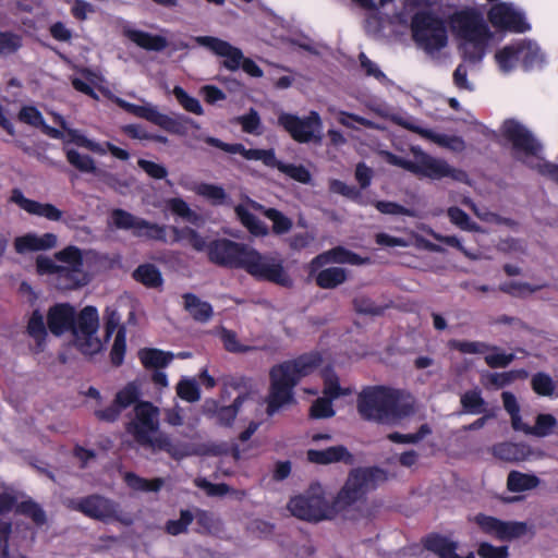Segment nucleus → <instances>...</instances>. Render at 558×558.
<instances>
[{
	"label": "nucleus",
	"mask_w": 558,
	"mask_h": 558,
	"mask_svg": "<svg viewBox=\"0 0 558 558\" xmlns=\"http://www.w3.org/2000/svg\"><path fill=\"white\" fill-rule=\"evenodd\" d=\"M17 120L38 129L45 121L43 113L35 106H23L17 113Z\"/></svg>",
	"instance_id": "nucleus-64"
},
{
	"label": "nucleus",
	"mask_w": 558,
	"mask_h": 558,
	"mask_svg": "<svg viewBox=\"0 0 558 558\" xmlns=\"http://www.w3.org/2000/svg\"><path fill=\"white\" fill-rule=\"evenodd\" d=\"M136 423L133 424V436L138 439V433H156L159 429V410L149 401H140L135 405Z\"/></svg>",
	"instance_id": "nucleus-19"
},
{
	"label": "nucleus",
	"mask_w": 558,
	"mask_h": 558,
	"mask_svg": "<svg viewBox=\"0 0 558 558\" xmlns=\"http://www.w3.org/2000/svg\"><path fill=\"white\" fill-rule=\"evenodd\" d=\"M496 62L502 72H510L519 63L518 43L507 45L495 54Z\"/></svg>",
	"instance_id": "nucleus-42"
},
{
	"label": "nucleus",
	"mask_w": 558,
	"mask_h": 558,
	"mask_svg": "<svg viewBox=\"0 0 558 558\" xmlns=\"http://www.w3.org/2000/svg\"><path fill=\"white\" fill-rule=\"evenodd\" d=\"M448 217L450 221L464 231H477L478 226L472 221L470 216L460 207L452 206L448 209Z\"/></svg>",
	"instance_id": "nucleus-58"
},
{
	"label": "nucleus",
	"mask_w": 558,
	"mask_h": 558,
	"mask_svg": "<svg viewBox=\"0 0 558 558\" xmlns=\"http://www.w3.org/2000/svg\"><path fill=\"white\" fill-rule=\"evenodd\" d=\"M416 169L415 175L427 178L433 181L451 179L457 182H464L468 178L465 171L450 166L445 159L434 157L423 150L415 153Z\"/></svg>",
	"instance_id": "nucleus-11"
},
{
	"label": "nucleus",
	"mask_w": 558,
	"mask_h": 558,
	"mask_svg": "<svg viewBox=\"0 0 558 558\" xmlns=\"http://www.w3.org/2000/svg\"><path fill=\"white\" fill-rule=\"evenodd\" d=\"M331 401L332 400L327 397L316 399L310 408V416L313 418L332 417L335 415V410Z\"/></svg>",
	"instance_id": "nucleus-63"
},
{
	"label": "nucleus",
	"mask_w": 558,
	"mask_h": 558,
	"mask_svg": "<svg viewBox=\"0 0 558 558\" xmlns=\"http://www.w3.org/2000/svg\"><path fill=\"white\" fill-rule=\"evenodd\" d=\"M328 187L331 193L344 196L361 206H365L367 204L362 196L361 190L353 185H348L341 180H330Z\"/></svg>",
	"instance_id": "nucleus-41"
},
{
	"label": "nucleus",
	"mask_w": 558,
	"mask_h": 558,
	"mask_svg": "<svg viewBox=\"0 0 558 558\" xmlns=\"http://www.w3.org/2000/svg\"><path fill=\"white\" fill-rule=\"evenodd\" d=\"M451 26L458 37L466 43L487 41L490 32L480 12L474 9H465L456 12L451 16Z\"/></svg>",
	"instance_id": "nucleus-10"
},
{
	"label": "nucleus",
	"mask_w": 558,
	"mask_h": 558,
	"mask_svg": "<svg viewBox=\"0 0 558 558\" xmlns=\"http://www.w3.org/2000/svg\"><path fill=\"white\" fill-rule=\"evenodd\" d=\"M519 63L525 71L542 65L544 56L539 47L531 40L518 41Z\"/></svg>",
	"instance_id": "nucleus-28"
},
{
	"label": "nucleus",
	"mask_w": 558,
	"mask_h": 558,
	"mask_svg": "<svg viewBox=\"0 0 558 558\" xmlns=\"http://www.w3.org/2000/svg\"><path fill=\"white\" fill-rule=\"evenodd\" d=\"M323 363L318 351L303 353L293 360L279 363L270 368V387L266 412L269 416L283 405L294 401V387L303 377L314 373Z\"/></svg>",
	"instance_id": "nucleus-2"
},
{
	"label": "nucleus",
	"mask_w": 558,
	"mask_h": 558,
	"mask_svg": "<svg viewBox=\"0 0 558 558\" xmlns=\"http://www.w3.org/2000/svg\"><path fill=\"white\" fill-rule=\"evenodd\" d=\"M23 46V38L21 35L10 32H0V56H10L20 50Z\"/></svg>",
	"instance_id": "nucleus-55"
},
{
	"label": "nucleus",
	"mask_w": 558,
	"mask_h": 558,
	"mask_svg": "<svg viewBox=\"0 0 558 558\" xmlns=\"http://www.w3.org/2000/svg\"><path fill=\"white\" fill-rule=\"evenodd\" d=\"M450 349L457 350L463 354H483L488 351H498L497 345H490L481 341H466L452 339L448 342Z\"/></svg>",
	"instance_id": "nucleus-39"
},
{
	"label": "nucleus",
	"mask_w": 558,
	"mask_h": 558,
	"mask_svg": "<svg viewBox=\"0 0 558 558\" xmlns=\"http://www.w3.org/2000/svg\"><path fill=\"white\" fill-rule=\"evenodd\" d=\"M266 218L272 221V232L277 235L289 232L293 226L292 220L276 208H267L264 211Z\"/></svg>",
	"instance_id": "nucleus-50"
},
{
	"label": "nucleus",
	"mask_w": 558,
	"mask_h": 558,
	"mask_svg": "<svg viewBox=\"0 0 558 558\" xmlns=\"http://www.w3.org/2000/svg\"><path fill=\"white\" fill-rule=\"evenodd\" d=\"M26 332L31 338L35 340L36 345L39 349H43L46 343L48 332L44 315L38 308L32 312L27 322Z\"/></svg>",
	"instance_id": "nucleus-34"
},
{
	"label": "nucleus",
	"mask_w": 558,
	"mask_h": 558,
	"mask_svg": "<svg viewBox=\"0 0 558 558\" xmlns=\"http://www.w3.org/2000/svg\"><path fill=\"white\" fill-rule=\"evenodd\" d=\"M473 521L483 533L501 541L520 537L526 532L524 522H506L485 513H477Z\"/></svg>",
	"instance_id": "nucleus-14"
},
{
	"label": "nucleus",
	"mask_w": 558,
	"mask_h": 558,
	"mask_svg": "<svg viewBox=\"0 0 558 558\" xmlns=\"http://www.w3.org/2000/svg\"><path fill=\"white\" fill-rule=\"evenodd\" d=\"M432 433V428L428 424H422L416 433L413 434H401L399 432H392L387 435V439L395 444H417Z\"/></svg>",
	"instance_id": "nucleus-53"
},
{
	"label": "nucleus",
	"mask_w": 558,
	"mask_h": 558,
	"mask_svg": "<svg viewBox=\"0 0 558 558\" xmlns=\"http://www.w3.org/2000/svg\"><path fill=\"white\" fill-rule=\"evenodd\" d=\"M423 547L439 558H453L458 543L439 533H429L422 538Z\"/></svg>",
	"instance_id": "nucleus-25"
},
{
	"label": "nucleus",
	"mask_w": 558,
	"mask_h": 558,
	"mask_svg": "<svg viewBox=\"0 0 558 558\" xmlns=\"http://www.w3.org/2000/svg\"><path fill=\"white\" fill-rule=\"evenodd\" d=\"M75 325V308L69 303H57L47 313V327L53 336L60 337Z\"/></svg>",
	"instance_id": "nucleus-17"
},
{
	"label": "nucleus",
	"mask_w": 558,
	"mask_h": 558,
	"mask_svg": "<svg viewBox=\"0 0 558 558\" xmlns=\"http://www.w3.org/2000/svg\"><path fill=\"white\" fill-rule=\"evenodd\" d=\"M352 305L354 311L362 315L380 316L385 312L384 306L376 304L372 298L365 294L355 296L352 301Z\"/></svg>",
	"instance_id": "nucleus-52"
},
{
	"label": "nucleus",
	"mask_w": 558,
	"mask_h": 558,
	"mask_svg": "<svg viewBox=\"0 0 558 558\" xmlns=\"http://www.w3.org/2000/svg\"><path fill=\"white\" fill-rule=\"evenodd\" d=\"M153 433H138V439L136 442L142 447L151 448L153 450H159L167 452L170 447L171 438L170 436L160 433L157 436L153 437Z\"/></svg>",
	"instance_id": "nucleus-49"
},
{
	"label": "nucleus",
	"mask_w": 558,
	"mask_h": 558,
	"mask_svg": "<svg viewBox=\"0 0 558 558\" xmlns=\"http://www.w3.org/2000/svg\"><path fill=\"white\" fill-rule=\"evenodd\" d=\"M126 352V330L121 326L114 337L113 344L110 350V362L113 366L119 367L123 364Z\"/></svg>",
	"instance_id": "nucleus-48"
},
{
	"label": "nucleus",
	"mask_w": 558,
	"mask_h": 558,
	"mask_svg": "<svg viewBox=\"0 0 558 558\" xmlns=\"http://www.w3.org/2000/svg\"><path fill=\"white\" fill-rule=\"evenodd\" d=\"M173 95L178 102L182 106V108L191 113L196 116L204 114V109L199 102V100L193 96H191L183 87L174 86Z\"/></svg>",
	"instance_id": "nucleus-51"
},
{
	"label": "nucleus",
	"mask_w": 558,
	"mask_h": 558,
	"mask_svg": "<svg viewBox=\"0 0 558 558\" xmlns=\"http://www.w3.org/2000/svg\"><path fill=\"white\" fill-rule=\"evenodd\" d=\"M195 192L197 195L209 201L213 206L229 205L231 203L230 196L220 185L201 183L196 186Z\"/></svg>",
	"instance_id": "nucleus-36"
},
{
	"label": "nucleus",
	"mask_w": 558,
	"mask_h": 558,
	"mask_svg": "<svg viewBox=\"0 0 558 558\" xmlns=\"http://www.w3.org/2000/svg\"><path fill=\"white\" fill-rule=\"evenodd\" d=\"M347 279L348 271L344 268L329 267L316 275L315 282L322 289H335L345 282Z\"/></svg>",
	"instance_id": "nucleus-33"
},
{
	"label": "nucleus",
	"mask_w": 558,
	"mask_h": 558,
	"mask_svg": "<svg viewBox=\"0 0 558 558\" xmlns=\"http://www.w3.org/2000/svg\"><path fill=\"white\" fill-rule=\"evenodd\" d=\"M539 483L536 475L513 470L508 474L507 489L511 493H523L536 488Z\"/></svg>",
	"instance_id": "nucleus-30"
},
{
	"label": "nucleus",
	"mask_w": 558,
	"mask_h": 558,
	"mask_svg": "<svg viewBox=\"0 0 558 558\" xmlns=\"http://www.w3.org/2000/svg\"><path fill=\"white\" fill-rule=\"evenodd\" d=\"M183 300L185 310L194 320L206 323L213 317L214 310L210 303L202 301L197 295L190 292L183 294Z\"/></svg>",
	"instance_id": "nucleus-29"
},
{
	"label": "nucleus",
	"mask_w": 558,
	"mask_h": 558,
	"mask_svg": "<svg viewBox=\"0 0 558 558\" xmlns=\"http://www.w3.org/2000/svg\"><path fill=\"white\" fill-rule=\"evenodd\" d=\"M177 395L182 400L193 403L201 399V389L195 379L182 378L177 384Z\"/></svg>",
	"instance_id": "nucleus-54"
},
{
	"label": "nucleus",
	"mask_w": 558,
	"mask_h": 558,
	"mask_svg": "<svg viewBox=\"0 0 558 558\" xmlns=\"http://www.w3.org/2000/svg\"><path fill=\"white\" fill-rule=\"evenodd\" d=\"M247 246V244L225 238L216 239L208 243L207 256L209 262L217 266L240 269Z\"/></svg>",
	"instance_id": "nucleus-12"
},
{
	"label": "nucleus",
	"mask_w": 558,
	"mask_h": 558,
	"mask_svg": "<svg viewBox=\"0 0 558 558\" xmlns=\"http://www.w3.org/2000/svg\"><path fill=\"white\" fill-rule=\"evenodd\" d=\"M525 377H527V372L525 369H513L504 373H492L488 375V381L495 388L500 389L510 385L518 378Z\"/></svg>",
	"instance_id": "nucleus-56"
},
{
	"label": "nucleus",
	"mask_w": 558,
	"mask_h": 558,
	"mask_svg": "<svg viewBox=\"0 0 558 558\" xmlns=\"http://www.w3.org/2000/svg\"><path fill=\"white\" fill-rule=\"evenodd\" d=\"M65 156L68 162L78 171L97 174L98 169L95 160L89 155H82L77 150L70 148L65 149Z\"/></svg>",
	"instance_id": "nucleus-43"
},
{
	"label": "nucleus",
	"mask_w": 558,
	"mask_h": 558,
	"mask_svg": "<svg viewBox=\"0 0 558 558\" xmlns=\"http://www.w3.org/2000/svg\"><path fill=\"white\" fill-rule=\"evenodd\" d=\"M16 512L32 519V521L38 526H41L47 522L46 512L36 501L32 499L17 504Z\"/></svg>",
	"instance_id": "nucleus-46"
},
{
	"label": "nucleus",
	"mask_w": 558,
	"mask_h": 558,
	"mask_svg": "<svg viewBox=\"0 0 558 558\" xmlns=\"http://www.w3.org/2000/svg\"><path fill=\"white\" fill-rule=\"evenodd\" d=\"M278 125L296 143H320L322 141L323 121L317 111H310L303 118L294 113L281 112L278 116Z\"/></svg>",
	"instance_id": "nucleus-9"
},
{
	"label": "nucleus",
	"mask_w": 558,
	"mask_h": 558,
	"mask_svg": "<svg viewBox=\"0 0 558 558\" xmlns=\"http://www.w3.org/2000/svg\"><path fill=\"white\" fill-rule=\"evenodd\" d=\"M414 41L427 52L442 49L448 43L444 21L430 11L415 13L411 22Z\"/></svg>",
	"instance_id": "nucleus-7"
},
{
	"label": "nucleus",
	"mask_w": 558,
	"mask_h": 558,
	"mask_svg": "<svg viewBox=\"0 0 558 558\" xmlns=\"http://www.w3.org/2000/svg\"><path fill=\"white\" fill-rule=\"evenodd\" d=\"M487 17L492 25L498 29L522 34L531 28L524 14L514 10L511 4L507 2L494 4L488 11Z\"/></svg>",
	"instance_id": "nucleus-13"
},
{
	"label": "nucleus",
	"mask_w": 558,
	"mask_h": 558,
	"mask_svg": "<svg viewBox=\"0 0 558 558\" xmlns=\"http://www.w3.org/2000/svg\"><path fill=\"white\" fill-rule=\"evenodd\" d=\"M194 515L190 510H181L178 520H169L165 530L168 534L177 536L187 532L189 525L193 522Z\"/></svg>",
	"instance_id": "nucleus-59"
},
{
	"label": "nucleus",
	"mask_w": 558,
	"mask_h": 558,
	"mask_svg": "<svg viewBox=\"0 0 558 558\" xmlns=\"http://www.w3.org/2000/svg\"><path fill=\"white\" fill-rule=\"evenodd\" d=\"M279 171L303 184L310 183L312 179L311 172L303 165L283 162L280 163Z\"/></svg>",
	"instance_id": "nucleus-62"
},
{
	"label": "nucleus",
	"mask_w": 558,
	"mask_h": 558,
	"mask_svg": "<svg viewBox=\"0 0 558 558\" xmlns=\"http://www.w3.org/2000/svg\"><path fill=\"white\" fill-rule=\"evenodd\" d=\"M240 269L246 271L257 281L270 282L283 288L293 286V280L284 269L281 258L263 254L252 246H247Z\"/></svg>",
	"instance_id": "nucleus-6"
},
{
	"label": "nucleus",
	"mask_w": 558,
	"mask_h": 558,
	"mask_svg": "<svg viewBox=\"0 0 558 558\" xmlns=\"http://www.w3.org/2000/svg\"><path fill=\"white\" fill-rule=\"evenodd\" d=\"M557 425V420L553 414L541 413L536 416L534 426L526 427L525 434L536 437H545L551 434Z\"/></svg>",
	"instance_id": "nucleus-47"
},
{
	"label": "nucleus",
	"mask_w": 558,
	"mask_h": 558,
	"mask_svg": "<svg viewBox=\"0 0 558 558\" xmlns=\"http://www.w3.org/2000/svg\"><path fill=\"white\" fill-rule=\"evenodd\" d=\"M501 134L505 140L511 143L515 159L558 184L557 163L544 159L532 162L521 157V155L524 157H537L543 148L542 144L534 137L530 130L515 119H507L501 125Z\"/></svg>",
	"instance_id": "nucleus-4"
},
{
	"label": "nucleus",
	"mask_w": 558,
	"mask_h": 558,
	"mask_svg": "<svg viewBox=\"0 0 558 558\" xmlns=\"http://www.w3.org/2000/svg\"><path fill=\"white\" fill-rule=\"evenodd\" d=\"M123 34L136 46L147 51L159 52L168 47L167 38L161 35L134 28H124Z\"/></svg>",
	"instance_id": "nucleus-24"
},
{
	"label": "nucleus",
	"mask_w": 558,
	"mask_h": 558,
	"mask_svg": "<svg viewBox=\"0 0 558 558\" xmlns=\"http://www.w3.org/2000/svg\"><path fill=\"white\" fill-rule=\"evenodd\" d=\"M68 507L102 523L119 522L131 526L135 522L134 515L122 510L119 502L99 494L71 499Z\"/></svg>",
	"instance_id": "nucleus-5"
},
{
	"label": "nucleus",
	"mask_w": 558,
	"mask_h": 558,
	"mask_svg": "<svg viewBox=\"0 0 558 558\" xmlns=\"http://www.w3.org/2000/svg\"><path fill=\"white\" fill-rule=\"evenodd\" d=\"M10 201L27 214L46 218L49 221H60L63 217L62 210L54 205L27 198L20 189L12 190Z\"/></svg>",
	"instance_id": "nucleus-16"
},
{
	"label": "nucleus",
	"mask_w": 558,
	"mask_h": 558,
	"mask_svg": "<svg viewBox=\"0 0 558 558\" xmlns=\"http://www.w3.org/2000/svg\"><path fill=\"white\" fill-rule=\"evenodd\" d=\"M195 41L216 56L223 57L222 65L230 71H236L244 59V54L240 48L218 37L197 36L195 37Z\"/></svg>",
	"instance_id": "nucleus-15"
},
{
	"label": "nucleus",
	"mask_w": 558,
	"mask_h": 558,
	"mask_svg": "<svg viewBox=\"0 0 558 558\" xmlns=\"http://www.w3.org/2000/svg\"><path fill=\"white\" fill-rule=\"evenodd\" d=\"M324 377V396L333 400L344 395L342 391L339 378L337 374L331 368H326L323 373Z\"/></svg>",
	"instance_id": "nucleus-60"
},
{
	"label": "nucleus",
	"mask_w": 558,
	"mask_h": 558,
	"mask_svg": "<svg viewBox=\"0 0 558 558\" xmlns=\"http://www.w3.org/2000/svg\"><path fill=\"white\" fill-rule=\"evenodd\" d=\"M151 123L170 134L179 136L187 135L190 128L199 129V124L187 116L175 114L174 117H170L159 112L157 109Z\"/></svg>",
	"instance_id": "nucleus-20"
},
{
	"label": "nucleus",
	"mask_w": 558,
	"mask_h": 558,
	"mask_svg": "<svg viewBox=\"0 0 558 558\" xmlns=\"http://www.w3.org/2000/svg\"><path fill=\"white\" fill-rule=\"evenodd\" d=\"M306 458L311 463L327 465L331 463L342 462L345 465H353L355 462L354 456L343 445L328 447L323 450L308 449Z\"/></svg>",
	"instance_id": "nucleus-18"
},
{
	"label": "nucleus",
	"mask_w": 558,
	"mask_h": 558,
	"mask_svg": "<svg viewBox=\"0 0 558 558\" xmlns=\"http://www.w3.org/2000/svg\"><path fill=\"white\" fill-rule=\"evenodd\" d=\"M531 386L536 395L543 397H550L555 391V384L553 378L543 372L533 375L531 379Z\"/></svg>",
	"instance_id": "nucleus-57"
},
{
	"label": "nucleus",
	"mask_w": 558,
	"mask_h": 558,
	"mask_svg": "<svg viewBox=\"0 0 558 558\" xmlns=\"http://www.w3.org/2000/svg\"><path fill=\"white\" fill-rule=\"evenodd\" d=\"M463 412L480 414L486 411V402L477 389L465 391L460 399Z\"/></svg>",
	"instance_id": "nucleus-44"
},
{
	"label": "nucleus",
	"mask_w": 558,
	"mask_h": 558,
	"mask_svg": "<svg viewBox=\"0 0 558 558\" xmlns=\"http://www.w3.org/2000/svg\"><path fill=\"white\" fill-rule=\"evenodd\" d=\"M234 213L241 225L254 236H266L269 233L267 225L256 215L251 213L245 206L239 204L234 207Z\"/></svg>",
	"instance_id": "nucleus-27"
},
{
	"label": "nucleus",
	"mask_w": 558,
	"mask_h": 558,
	"mask_svg": "<svg viewBox=\"0 0 558 558\" xmlns=\"http://www.w3.org/2000/svg\"><path fill=\"white\" fill-rule=\"evenodd\" d=\"M490 452L501 461L515 463L526 460L531 454V448L523 442L502 441L493 445Z\"/></svg>",
	"instance_id": "nucleus-23"
},
{
	"label": "nucleus",
	"mask_w": 558,
	"mask_h": 558,
	"mask_svg": "<svg viewBox=\"0 0 558 558\" xmlns=\"http://www.w3.org/2000/svg\"><path fill=\"white\" fill-rule=\"evenodd\" d=\"M416 132L430 140L440 147L461 153L465 149V142L461 136L435 133L430 130L416 129Z\"/></svg>",
	"instance_id": "nucleus-31"
},
{
	"label": "nucleus",
	"mask_w": 558,
	"mask_h": 558,
	"mask_svg": "<svg viewBox=\"0 0 558 558\" xmlns=\"http://www.w3.org/2000/svg\"><path fill=\"white\" fill-rule=\"evenodd\" d=\"M111 221L117 229L120 230H132V234L134 235V231H136L137 226L140 225L141 217L134 216L122 208H116L110 214Z\"/></svg>",
	"instance_id": "nucleus-45"
},
{
	"label": "nucleus",
	"mask_w": 558,
	"mask_h": 558,
	"mask_svg": "<svg viewBox=\"0 0 558 558\" xmlns=\"http://www.w3.org/2000/svg\"><path fill=\"white\" fill-rule=\"evenodd\" d=\"M356 408L364 421L392 424L413 412L410 403L402 402V392L386 386L365 387L357 396Z\"/></svg>",
	"instance_id": "nucleus-3"
},
{
	"label": "nucleus",
	"mask_w": 558,
	"mask_h": 558,
	"mask_svg": "<svg viewBox=\"0 0 558 558\" xmlns=\"http://www.w3.org/2000/svg\"><path fill=\"white\" fill-rule=\"evenodd\" d=\"M125 484L133 490L137 492H159L163 486V480L161 477H156L153 480H147L141 477L140 475L128 472L124 475Z\"/></svg>",
	"instance_id": "nucleus-37"
},
{
	"label": "nucleus",
	"mask_w": 558,
	"mask_h": 558,
	"mask_svg": "<svg viewBox=\"0 0 558 558\" xmlns=\"http://www.w3.org/2000/svg\"><path fill=\"white\" fill-rule=\"evenodd\" d=\"M98 327L99 316L95 306H85L77 315L75 314V325L70 331L75 347L84 355H94L101 350V342L96 337Z\"/></svg>",
	"instance_id": "nucleus-8"
},
{
	"label": "nucleus",
	"mask_w": 558,
	"mask_h": 558,
	"mask_svg": "<svg viewBox=\"0 0 558 558\" xmlns=\"http://www.w3.org/2000/svg\"><path fill=\"white\" fill-rule=\"evenodd\" d=\"M140 390L134 383H129L124 388L116 395L114 402L123 410L137 402Z\"/></svg>",
	"instance_id": "nucleus-61"
},
{
	"label": "nucleus",
	"mask_w": 558,
	"mask_h": 558,
	"mask_svg": "<svg viewBox=\"0 0 558 558\" xmlns=\"http://www.w3.org/2000/svg\"><path fill=\"white\" fill-rule=\"evenodd\" d=\"M383 471L378 468L355 469L350 472L343 487L328 500L326 490L319 482H313L307 489L290 498L288 509L291 514L307 522L332 520L340 512L365 499L369 484L375 482Z\"/></svg>",
	"instance_id": "nucleus-1"
},
{
	"label": "nucleus",
	"mask_w": 558,
	"mask_h": 558,
	"mask_svg": "<svg viewBox=\"0 0 558 558\" xmlns=\"http://www.w3.org/2000/svg\"><path fill=\"white\" fill-rule=\"evenodd\" d=\"M54 258L61 263L70 266V271L82 270L84 266V258L82 250L75 245H68L54 254Z\"/></svg>",
	"instance_id": "nucleus-40"
},
{
	"label": "nucleus",
	"mask_w": 558,
	"mask_h": 558,
	"mask_svg": "<svg viewBox=\"0 0 558 558\" xmlns=\"http://www.w3.org/2000/svg\"><path fill=\"white\" fill-rule=\"evenodd\" d=\"M174 354L156 348H144L138 351V359L146 369H161L173 360Z\"/></svg>",
	"instance_id": "nucleus-26"
},
{
	"label": "nucleus",
	"mask_w": 558,
	"mask_h": 558,
	"mask_svg": "<svg viewBox=\"0 0 558 558\" xmlns=\"http://www.w3.org/2000/svg\"><path fill=\"white\" fill-rule=\"evenodd\" d=\"M132 277L147 288H158L163 283L160 270L149 263L140 265L133 271Z\"/></svg>",
	"instance_id": "nucleus-35"
},
{
	"label": "nucleus",
	"mask_w": 558,
	"mask_h": 558,
	"mask_svg": "<svg viewBox=\"0 0 558 558\" xmlns=\"http://www.w3.org/2000/svg\"><path fill=\"white\" fill-rule=\"evenodd\" d=\"M366 260L367 258L362 257L355 252H352L343 246H336L314 257L311 262V266L313 268H318L329 263L359 266L365 264Z\"/></svg>",
	"instance_id": "nucleus-21"
},
{
	"label": "nucleus",
	"mask_w": 558,
	"mask_h": 558,
	"mask_svg": "<svg viewBox=\"0 0 558 558\" xmlns=\"http://www.w3.org/2000/svg\"><path fill=\"white\" fill-rule=\"evenodd\" d=\"M167 227L141 218L140 225L134 231V236L154 241H167Z\"/></svg>",
	"instance_id": "nucleus-38"
},
{
	"label": "nucleus",
	"mask_w": 558,
	"mask_h": 558,
	"mask_svg": "<svg viewBox=\"0 0 558 558\" xmlns=\"http://www.w3.org/2000/svg\"><path fill=\"white\" fill-rule=\"evenodd\" d=\"M246 399H248V393H240L230 405L217 407L214 412L217 424L222 427H231Z\"/></svg>",
	"instance_id": "nucleus-32"
},
{
	"label": "nucleus",
	"mask_w": 558,
	"mask_h": 558,
	"mask_svg": "<svg viewBox=\"0 0 558 558\" xmlns=\"http://www.w3.org/2000/svg\"><path fill=\"white\" fill-rule=\"evenodd\" d=\"M57 235L54 233H45L37 235L35 233H27L15 238L14 248L16 253L24 254L26 252H38L53 248L57 245Z\"/></svg>",
	"instance_id": "nucleus-22"
}]
</instances>
